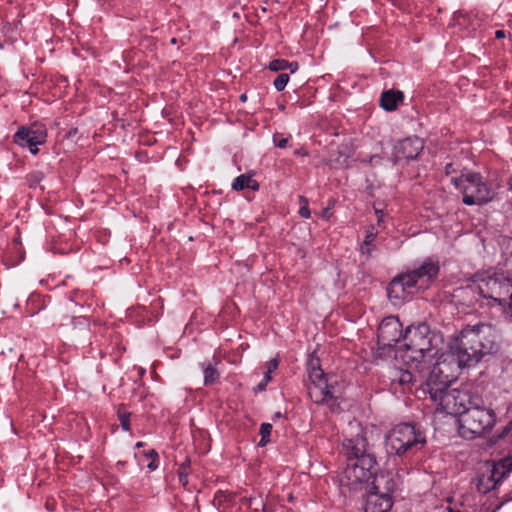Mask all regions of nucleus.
<instances>
[{
	"label": "nucleus",
	"instance_id": "obj_1",
	"mask_svg": "<svg viewBox=\"0 0 512 512\" xmlns=\"http://www.w3.org/2000/svg\"><path fill=\"white\" fill-rule=\"evenodd\" d=\"M403 341L395 357L409 368L416 370L428 367L443 346L441 337L432 333L426 324L409 326Z\"/></svg>",
	"mask_w": 512,
	"mask_h": 512
},
{
	"label": "nucleus",
	"instance_id": "obj_2",
	"mask_svg": "<svg viewBox=\"0 0 512 512\" xmlns=\"http://www.w3.org/2000/svg\"><path fill=\"white\" fill-rule=\"evenodd\" d=\"M439 274V265L430 259L394 278L387 295L393 305H399L415 293L428 289Z\"/></svg>",
	"mask_w": 512,
	"mask_h": 512
},
{
	"label": "nucleus",
	"instance_id": "obj_3",
	"mask_svg": "<svg viewBox=\"0 0 512 512\" xmlns=\"http://www.w3.org/2000/svg\"><path fill=\"white\" fill-rule=\"evenodd\" d=\"M498 339L499 334L491 324L478 323L467 325L453 341L457 349L465 352L463 359L475 365L483 356L498 349Z\"/></svg>",
	"mask_w": 512,
	"mask_h": 512
},
{
	"label": "nucleus",
	"instance_id": "obj_4",
	"mask_svg": "<svg viewBox=\"0 0 512 512\" xmlns=\"http://www.w3.org/2000/svg\"><path fill=\"white\" fill-rule=\"evenodd\" d=\"M464 357H466L465 352L457 349L454 341L448 345L447 351L441 353L439 351L428 367L417 369L419 372L429 370L425 388L451 384L457 379L462 368L473 366L471 362H466Z\"/></svg>",
	"mask_w": 512,
	"mask_h": 512
},
{
	"label": "nucleus",
	"instance_id": "obj_5",
	"mask_svg": "<svg viewBox=\"0 0 512 512\" xmlns=\"http://www.w3.org/2000/svg\"><path fill=\"white\" fill-rule=\"evenodd\" d=\"M427 392L430 399L436 405V411L447 415H459L464 413L470 405L472 399L465 389L450 387V384L432 386L423 390Z\"/></svg>",
	"mask_w": 512,
	"mask_h": 512
},
{
	"label": "nucleus",
	"instance_id": "obj_6",
	"mask_svg": "<svg viewBox=\"0 0 512 512\" xmlns=\"http://www.w3.org/2000/svg\"><path fill=\"white\" fill-rule=\"evenodd\" d=\"M426 443L424 433L411 424L393 427L385 437L386 451L390 455L403 456L421 449Z\"/></svg>",
	"mask_w": 512,
	"mask_h": 512
},
{
	"label": "nucleus",
	"instance_id": "obj_7",
	"mask_svg": "<svg viewBox=\"0 0 512 512\" xmlns=\"http://www.w3.org/2000/svg\"><path fill=\"white\" fill-rule=\"evenodd\" d=\"M468 289L477 290L479 296L501 305L506 303L507 297L512 292V279L502 272L477 274Z\"/></svg>",
	"mask_w": 512,
	"mask_h": 512
},
{
	"label": "nucleus",
	"instance_id": "obj_8",
	"mask_svg": "<svg viewBox=\"0 0 512 512\" xmlns=\"http://www.w3.org/2000/svg\"><path fill=\"white\" fill-rule=\"evenodd\" d=\"M496 422V414L491 408L470 405L458 418V429L462 437L473 439L489 432Z\"/></svg>",
	"mask_w": 512,
	"mask_h": 512
},
{
	"label": "nucleus",
	"instance_id": "obj_9",
	"mask_svg": "<svg viewBox=\"0 0 512 512\" xmlns=\"http://www.w3.org/2000/svg\"><path fill=\"white\" fill-rule=\"evenodd\" d=\"M454 186L463 194L466 205H482L494 197L491 187L478 173H465L451 179Z\"/></svg>",
	"mask_w": 512,
	"mask_h": 512
},
{
	"label": "nucleus",
	"instance_id": "obj_10",
	"mask_svg": "<svg viewBox=\"0 0 512 512\" xmlns=\"http://www.w3.org/2000/svg\"><path fill=\"white\" fill-rule=\"evenodd\" d=\"M375 466L374 456H364L362 459L351 458L346 464L340 482L350 490H361L375 475Z\"/></svg>",
	"mask_w": 512,
	"mask_h": 512
},
{
	"label": "nucleus",
	"instance_id": "obj_11",
	"mask_svg": "<svg viewBox=\"0 0 512 512\" xmlns=\"http://www.w3.org/2000/svg\"><path fill=\"white\" fill-rule=\"evenodd\" d=\"M309 379L311 381V385L308 388L310 397L314 399L315 402L328 404L332 411H336L334 387L328 384V380L322 369L313 365L309 369Z\"/></svg>",
	"mask_w": 512,
	"mask_h": 512
},
{
	"label": "nucleus",
	"instance_id": "obj_12",
	"mask_svg": "<svg viewBox=\"0 0 512 512\" xmlns=\"http://www.w3.org/2000/svg\"><path fill=\"white\" fill-rule=\"evenodd\" d=\"M47 132L43 124L34 123L31 126H21L14 135L16 144L28 147L32 154L38 153V145L46 141Z\"/></svg>",
	"mask_w": 512,
	"mask_h": 512
},
{
	"label": "nucleus",
	"instance_id": "obj_13",
	"mask_svg": "<svg viewBox=\"0 0 512 512\" xmlns=\"http://www.w3.org/2000/svg\"><path fill=\"white\" fill-rule=\"evenodd\" d=\"M404 339L402 325L397 317L384 318L378 327V344L381 347H392L401 339Z\"/></svg>",
	"mask_w": 512,
	"mask_h": 512
},
{
	"label": "nucleus",
	"instance_id": "obj_14",
	"mask_svg": "<svg viewBox=\"0 0 512 512\" xmlns=\"http://www.w3.org/2000/svg\"><path fill=\"white\" fill-rule=\"evenodd\" d=\"M400 485L401 475L399 471L387 470L375 475L370 491L391 496Z\"/></svg>",
	"mask_w": 512,
	"mask_h": 512
},
{
	"label": "nucleus",
	"instance_id": "obj_15",
	"mask_svg": "<svg viewBox=\"0 0 512 512\" xmlns=\"http://www.w3.org/2000/svg\"><path fill=\"white\" fill-rule=\"evenodd\" d=\"M487 471L490 473V477H492L491 483H486V477H479L478 480V490L483 493L495 489L497 484L512 471V458L501 460Z\"/></svg>",
	"mask_w": 512,
	"mask_h": 512
},
{
	"label": "nucleus",
	"instance_id": "obj_16",
	"mask_svg": "<svg viewBox=\"0 0 512 512\" xmlns=\"http://www.w3.org/2000/svg\"><path fill=\"white\" fill-rule=\"evenodd\" d=\"M423 149V142L418 137H408L399 141L393 148L394 162L415 159Z\"/></svg>",
	"mask_w": 512,
	"mask_h": 512
},
{
	"label": "nucleus",
	"instance_id": "obj_17",
	"mask_svg": "<svg viewBox=\"0 0 512 512\" xmlns=\"http://www.w3.org/2000/svg\"><path fill=\"white\" fill-rule=\"evenodd\" d=\"M343 448L345 450L347 462L350 461L351 458L362 459L364 456H373L369 453L367 441L362 435L346 439L343 442Z\"/></svg>",
	"mask_w": 512,
	"mask_h": 512
},
{
	"label": "nucleus",
	"instance_id": "obj_18",
	"mask_svg": "<svg viewBox=\"0 0 512 512\" xmlns=\"http://www.w3.org/2000/svg\"><path fill=\"white\" fill-rule=\"evenodd\" d=\"M392 506V496L370 491L366 498L364 512H389Z\"/></svg>",
	"mask_w": 512,
	"mask_h": 512
},
{
	"label": "nucleus",
	"instance_id": "obj_19",
	"mask_svg": "<svg viewBox=\"0 0 512 512\" xmlns=\"http://www.w3.org/2000/svg\"><path fill=\"white\" fill-rule=\"evenodd\" d=\"M389 378L392 386L397 384L402 387L403 391L410 389L411 385L415 382V376L408 369L393 368L390 371Z\"/></svg>",
	"mask_w": 512,
	"mask_h": 512
},
{
	"label": "nucleus",
	"instance_id": "obj_20",
	"mask_svg": "<svg viewBox=\"0 0 512 512\" xmlns=\"http://www.w3.org/2000/svg\"><path fill=\"white\" fill-rule=\"evenodd\" d=\"M403 94L400 91L388 90L382 93L380 105L386 111H393L402 102Z\"/></svg>",
	"mask_w": 512,
	"mask_h": 512
},
{
	"label": "nucleus",
	"instance_id": "obj_21",
	"mask_svg": "<svg viewBox=\"0 0 512 512\" xmlns=\"http://www.w3.org/2000/svg\"><path fill=\"white\" fill-rule=\"evenodd\" d=\"M232 188L234 190H243L246 188L258 190L259 184L251 176L242 174L234 179L232 183Z\"/></svg>",
	"mask_w": 512,
	"mask_h": 512
},
{
	"label": "nucleus",
	"instance_id": "obj_22",
	"mask_svg": "<svg viewBox=\"0 0 512 512\" xmlns=\"http://www.w3.org/2000/svg\"><path fill=\"white\" fill-rule=\"evenodd\" d=\"M377 231H375L374 227H371L367 230L365 240L361 246V252L363 254L369 255L372 251L371 245L376 239Z\"/></svg>",
	"mask_w": 512,
	"mask_h": 512
},
{
	"label": "nucleus",
	"instance_id": "obj_23",
	"mask_svg": "<svg viewBox=\"0 0 512 512\" xmlns=\"http://www.w3.org/2000/svg\"><path fill=\"white\" fill-rule=\"evenodd\" d=\"M203 372H204V384L205 385L214 384L219 379L218 371L211 365L205 366L203 368Z\"/></svg>",
	"mask_w": 512,
	"mask_h": 512
},
{
	"label": "nucleus",
	"instance_id": "obj_24",
	"mask_svg": "<svg viewBox=\"0 0 512 512\" xmlns=\"http://www.w3.org/2000/svg\"><path fill=\"white\" fill-rule=\"evenodd\" d=\"M288 82H289V75L287 73H281L274 80V87L277 91H282L285 89Z\"/></svg>",
	"mask_w": 512,
	"mask_h": 512
},
{
	"label": "nucleus",
	"instance_id": "obj_25",
	"mask_svg": "<svg viewBox=\"0 0 512 512\" xmlns=\"http://www.w3.org/2000/svg\"><path fill=\"white\" fill-rule=\"evenodd\" d=\"M299 202L301 207L299 209V214L303 218H309L311 215L310 209L308 207V199L304 196L299 197Z\"/></svg>",
	"mask_w": 512,
	"mask_h": 512
},
{
	"label": "nucleus",
	"instance_id": "obj_26",
	"mask_svg": "<svg viewBox=\"0 0 512 512\" xmlns=\"http://www.w3.org/2000/svg\"><path fill=\"white\" fill-rule=\"evenodd\" d=\"M505 317L512 322V292L507 297L506 303L501 304Z\"/></svg>",
	"mask_w": 512,
	"mask_h": 512
},
{
	"label": "nucleus",
	"instance_id": "obj_27",
	"mask_svg": "<svg viewBox=\"0 0 512 512\" xmlns=\"http://www.w3.org/2000/svg\"><path fill=\"white\" fill-rule=\"evenodd\" d=\"M287 61L284 59H275L269 63V69L271 71H282L286 70Z\"/></svg>",
	"mask_w": 512,
	"mask_h": 512
},
{
	"label": "nucleus",
	"instance_id": "obj_28",
	"mask_svg": "<svg viewBox=\"0 0 512 512\" xmlns=\"http://www.w3.org/2000/svg\"><path fill=\"white\" fill-rule=\"evenodd\" d=\"M278 365H279V360L277 358H272L267 363L266 370H265L266 380H271L272 379L271 374H272V372H274L278 368Z\"/></svg>",
	"mask_w": 512,
	"mask_h": 512
},
{
	"label": "nucleus",
	"instance_id": "obj_29",
	"mask_svg": "<svg viewBox=\"0 0 512 512\" xmlns=\"http://www.w3.org/2000/svg\"><path fill=\"white\" fill-rule=\"evenodd\" d=\"M273 142H274L275 146H277L279 148H285L288 143V137H284L282 134L276 133L273 136Z\"/></svg>",
	"mask_w": 512,
	"mask_h": 512
},
{
	"label": "nucleus",
	"instance_id": "obj_30",
	"mask_svg": "<svg viewBox=\"0 0 512 512\" xmlns=\"http://www.w3.org/2000/svg\"><path fill=\"white\" fill-rule=\"evenodd\" d=\"M272 431V425L269 423H263L260 427V433L262 436L261 443H265L267 441V437H269Z\"/></svg>",
	"mask_w": 512,
	"mask_h": 512
},
{
	"label": "nucleus",
	"instance_id": "obj_31",
	"mask_svg": "<svg viewBox=\"0 0 512 512\" xmlns=\"http://www.w3.org/2000/svg\"><path fill=\"white\" fill-rule=\"evenodd\" d=\"M119 419L121 422V426L123 430L129 431L130 429V422H129V415L128 414H119Z\"/></svg>",
	"mask_w": 512,
	"mask_h": 512
},
{
	"label": "nucleus",
	"instance_id": "obj_32",
	"mask_svg": "<svg viewBox=\"0 0 512 512\" xmlns=\"http://www.w3.org/2000/svg\"><path fill=\"white\" fill-rule=\"evenodd\" d=\"M502 437L508 438L509 441H512V421L509 423V425L503 430Z\"/></svg>",
	"mask_w": 512,
	"mask_h": 512
},
{
	"label": "nucleus",
	"instance_id": "obj_33",
	"mask_svg": "<svg viewBox=\"0 0 512 512\" xmlns=\"http://www.w3.org/2000/svg\"><path fill=\"white\" fill-rule=\"evenodd\" d=\"M271 380H266V373H264V378L263 380L257 385L256 389L258 391H263L266 389V386L267 384L270 382Z\"/></svg>",
	"mask_w": 512,
	"mask_h": 512
},
{
	"label": "nucleus",
	"instance_id": "obj_34",
	"mask_svg": "<svg viewBox=\"0 0 512 512\" xmlns=\"http://www.w3.org/2000/svg\"><path fill=\"white\" fill-rule=\"evenodd\" d=\"M299 68V65L297 62H288L287 61V65H286V69H288L290 71V73H294L298 70Z\"/></svg>",
	"mask_w": 512,
	"mask_h": 512
},
{
	"label": "nucleus",
	"instance_id": "obj_35",
	"mask_svg": "<svg viewBox=\"0 0 512 512\" xmlns=\"http://www.w3.org/2000/svg\"><path fill=\"white\" fill-rule=\"evenodd\" d=\"M495 36H496V38L501 39V38H504V37H505V33H504V31H503V30H497V31L495 32Z\"/></svg>",
	"mask_w": 512,
	"mask_h": 512
},
{
	"label": "nucleus",
	"instance_id": "obj_36",
	"mask_svg": "<svg viewBox=\"0 0 512 512\" xmlns=\"http://www.w3.org/2000/svg\"><path fill=\"white\" fill-rule=\"evenodd\" d=\"M480 477H486V483H491L492 477H490V473L488 471L486 473H482Z\"/></svg>",
	"mask_w": 512,
	"mask_h": 512
},
{
	"label": "nucleus",
	"instance_id": "obj_37",
	"mask_svg": "<svg viewBox=\"0 0 512 512\" xmlns=\"http://www.w3.org/2000/svg\"><path fill=\"white\" fill-rule=\"evenodd\" d=\"M375 212L377 214L378 223H380L382 221V218H383V212L378 210V209H376Z\"/></svg>",
	"mask_w": 512,
	"mask_h": 512
},
{
	"label": "nucleus",
	"instance_id": "obj_38",
	"mask_svg": "<svg viewBox=\"0 0 512 512\" xmlns=\"http://www.w3.org/2000/svg\"><path fill=\"white\" fill-rule=\"evenodd\" d=\"M179 478H180V481H181L183 484H186V483H187V476H186V475L180 474V475H179Z\"/></svg>",
	"mask_w": 512,
	"mask_h": 512
},
{
	"label": "nucleus",
	"instance_id": "obj_39",
	"mask_svg": "<svg viewBox=\"0 0 512 512\" xmlns=\"http://www.w3.org/2000/svg\"><path fill=\"white\" fill-rule=\"evenodd\" d=\"M380 160V158L378 156H372L370 158V163L373 164V163H377L378 161Z\"/></svg>",
	"mask_w": 512,
	"mask_h": 512
},
{
	"label": "nucleus",
	"instance_id": "obj_40",
	"mask_svg": "<svg viewBox=\"0 0 512 512\" xmlns=\"http://www.w3.org/2000/svg\"><path fill=\"white\" fill-rule=\"evenodd\" d=\"M148 468H149L150 470H155V469L157 468V466H156V465H154V463H153V462H151L150 464H148Z\"/></svg>",
	"mask_w": 512,
	"mask_h": 512
},
{
	"label": "nucleus",
	"instance_id": "obj_41",
	"mask_svg": "<svg viewBox=\"0 0 512 512\" xmlns=\"http://www.w3.org/2000/svg\"><path fill=\"white\" fill-rule=\"evenodd\" d=\"M148 455H149V456H153V455H154V456H157V453H156V451H155V450H151V451H149Z\"/></svg>",
	"mask_w": 512,
	"mask_h": 512
},
{
	"label": "nucleus",
	"instance_id": "obj_42",
	"mask_svg": "<svg viewBox=\"0 0 512 512\" xmlns=\"http://www.w3.org/2000/svg\"><path fill=\"white\" fill-rule=\"evenodd\" d=\"M509 189L512 191V173L509 179Z\"/></svg>",
	"mask_w": 512,
	"mask_h": 512
},
{
	"label": "nucleus",
	"instance_id": "obj_43",
	"mask_svg": "<svg viewBox=\"0 0 512 512\" xmlns=\"http://www.w3.org/2000/svg\"><path fill=\"white\" fill-rule=\"evenodd\" d=\"M144 373H145V369H143V368H139V374H140V375H143Z\"/></svg>",
	"mask_w": 512,
	"mask_h": 512
},
{
	"label": "nucleus",
	"instance_id": "obj_44",
	"mask_svg": "<svg viewBox=\"0 0 512 512\" xmlns=\"http://www.w3.org/2000/svg\"><path fill=\"white\" fill-rule=\"evenodd\" d=\"M142 445H143V444H142V442H138V443H136V447H138V448H139V447H142Z\"/></svg>",
	"mask_w": 512,
	"mask_h": 512
},
{
	"label": "nucleus",
	"instance_id": "obj_45",
	"mask_svg": "<svg viewBox=\"0 0 512 512\" xmlns=\"http://www.w3.org/2000/svg\"><path fill=\"white\" fill-rule=\"evenodd\" d=\"M240 99H241L242 101H245V100H246V96H245V95H241Z\"/></svg>",
	"mask_w": 512,
	"mask_h": 512
},
{
	"label": "nucleus",
	"instance_id": "obj_46",
	"mask_svg": "<svg viewBox=\"0 0 512 512\" xmlns=\"http://www.w3.org/2000/svg\"><path fill=\"white\" fill-rule=\"evenodd\" d=\"M450 166H451V164L446 165V170H448ZM448 172H449V171H447V173H448Z\"/></svg>",
	"mask_w": 512,
	"mask_h": 512
},
{
	"label": "nucleus",
	"instance_id": "obj_47",
	"mask_svg": "<svg viewBox=\"0 0 512 512\" xmlns=\"http://www.w3.org/2000/svg\"><path fill=\"white\" fill-rule=\"evenodd\" d=\"M297 153H298V154L305 155V152H302V151H298Z\"/></svg>",
	"mask_w": 512,
	"mask_h": 512
},
{
	"label": "nucleus",
	"instance_id": "obj_48",
	"mask_svg": "<svg viewBox=\"0 0 512 512\" xmlns=\"http://www.w3.org/2000/svg\"><path fill=\"white\" fill-rule=\"evenodd\" d=\"M297 153H298V154L305 155V152H302V151H298Z\"/></svg>",
	"mask_w": 512,
	"mask_h": 512
},
{
	"label": "nucleus",
	"instance_id": "obj_49",
	"mask_svg": "<svg viewBox=\"0 0 512 512\" xmlns=\"http://www.w3.org/2000/svg\"><path fill=\"white\" fill-rule=\"evenodd\" d=\"M297 153H298V154L305 155V152H302V151H298Z\"/></svg>",
	"mask_w": 512,
	"mask_h": 512
}]
</instances>
